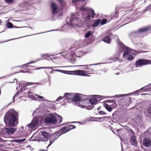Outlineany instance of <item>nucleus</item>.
I'll return each mask as SVG.
<instances>
[{"label": "nucleus", "mask_w": 151, "mask_h": 151, "mask_svg": "<svg viewBox=\"0 0 151 151\" xmlns=\"http://www.w3.org/2000/svg\"><path fill=\"white\" fill-rule=\"evenodd\" d=\"M50 7L52 14L53 15H55L58 14L59 10V7L58 5L52 1L50 3Z\"/></svg>", "instance_id": "nucleus-10"}, {"label": "nucleus", "mask_w": 151, "mask_h": 151, "mask_svg": "<svg viewBox=\"0 0 151 151\" xmlns=\"http://www.w3.org/2000/svg\"><path fill=\"white\" fill-rule=\"evenodd\" d=\"M126 96V94H119V95H116L114 96H113L112 97H110V98H119V97H123L124 96Z\"/></svg>", "instance_id": "nucleus-39"}, {"label": "nucleus", "mask_w": 151, "mask_h": 151, "mask_svg": "<svg viewBox=\"0 0 151 151\" xmlns=\"http://www.w3.org/2000/svg\"><path fill=\"white\" fill-rule=\"evenodd\" d=\"M80 101H82L83 100H85L86 99H88V96L84 95L81 94H80Z\"/></svg>", "instance_id": "nucleus-33"}, {"label": "nucleus", "mask_w": 151, "mask_h": 151, "mask_svg": "<svg viewBox=\"0 0 151 151\" xmlns=\"http://www.w3.org/2000/svg\"><path fill=\"white\" fill-rule=\"evenodd\" d=\"M28 147H29V148L31 150H34L32 148V147L30 146H28Z\"/></svg>", "instance_id": "nucleus-63"}, {"label": "nucleus", "mask_w": 151, "mask_h": 151, "mask_svg": "<svg viewBox=\"0 0 151 151\" xmlns=\"http://www.w3.org/2000/svg\"><path fill=\"white\" fill-rule=\"evenodd\" d=\"M74 94L73 93H65L64 94V97H66L64 100V102H67L68 99L72 101Z\"/></svg>", "instance_id": "nucleus-14"}, {"label": "nucleus", "mask_w": 151, "mask_h": 151, "mask_svg": "<svg viewBox=\"0 0 151 151\" xmlns=\"http://www.w3.org/2000/svg\"><path fill=\"white\" fill-rule=\"evenodd\" d=\"M52 58H50V56L49 55H47V57H46V59L47 60H52Z\"/></svg>", "instance_id": "nucleus-55"}, {"label": "nucleus", "mask_w": 151, "mask_h": 151, "mask_svg": "<svg viewBox=\"0 0 151 151\" xmlns=\"http://www.w3.org/2000/svg\"><path fill=\"white\" fill-rule=\"evenodd\" d=\"M144 28V27L140 28L137 31H135L133 32H132L130 33L129 34V36L130 38L131 39L132 41L135 44L137 48L138 49H144L146 47H147V45L145 43H136V41L137 40L139 37H144L145 35H146L145 32L149 31H151V30H149L147 31L144 32V36L143 37H138L136 36H135L134 34V33H136V32H139V29L141 28Z\"/></svg>", "instance_id": "nucleus-3"}, {"label": "nucleus", "mask_w": 151, "mask_h": 151, "mask_svg": "<svg viewBox=\"0 0 151 151\" xmlns=\"http://www.w3.org/2000/svg\"><path fill=\"white\" fill-rule=\"evenodd\" d=\"M23 94H27L28 97L35 100L37 101V96H35V94H33L30 91H26L23 93Z\"/></svg>", "instance_id": "nucleus-16"}, {"label": "nucleus", "mask_w": 151, "mask_h": 151, "mask_svg": "<svg viewBox=\"0 0 151 151\" xmlns=\"http://www.w3.org/2000/svg\"><path fill=\"white\" fill-rule=\"evenodd\" d=\"M132 54L131 55V54L129 55V57L127 58V60L129 61L131 60H133L135 57V56L137 54V53L135 52V51L134 50L132 52Z\"/></svg>", "instance_id": "nucleus-27"}, {"label": "nucleus", "mask_w": 151, "mask_h": 151, "mask_svg": "<svg viewBox=\"0 0 151 151\" xmlns=\"http://www.w3.org/2000/svg\"><path fill=\"white\" fill-rule=\"evenodd\" d=\"M86 109L88 110H91L93 109L94 108V106L91 105H90L88 106H86L85 107Z\"/></svg>", "instance_id": "nucleus-43"}, {"label": "nucleus", "mask_w": 151, "mask_h": 151, "mask_svg": "<svg viewBox=\"0 0 151 151\" xmlns=\"http://www.w3.org/2000/svg\"><path fill=\"white\" fill-rule=\"evenodd\" d=\"M80 10L85 12L82 14V16L85 21H89L90 19L91 15L89 8L83 6L80 8Z\"/></svg>", "instance_id": "nucleus-6"}, {"label": "nucleus", "mask_w": 151, "mask_h": 151, "mask_svg": "<svg viewBox=\"0 0 151 151\" xmlns=\"http://www.w3.org/2000/svg\"><path fill=\"white\" fill-rule=\"evenodd\" d=\"M92 97L91 99H88V103H90L92 105L96 104L98 100H100L99 98L101 97V96L98 95H92Z\"/></svg>", "instance_id": "nucleus-12"}, {"label": "nucleus", "mask_w": 151, "mask_h": 151, "mask_svg": "<svg viewBox=\"0 0 151 151\" xmlns=\"http://www.w3.org/2000/svg\"><path fill=\"white\" fill-rule=\"evenodd\" d=\"M35 3H36V2H35L34 3H28V4H29L30 5V6H34L33 4Z\"/></svg>", "instance_id": "nucleus-60"}, {"label": "nucleus", "mask_w": 151, "mask_h": 151, "mask_svg": "<svg viewBox=\"0 0 151 151\" xmlns=\"http://www.w3.org/2000/svg\"><path fill=\"white\" fill-rule=\"evenodd\" d=\"M18 116L17 112L13 109H11L4 116V121L5 124L11 127L15 126L16 123L17 124H18L17 121L18 120Z\"/></svg>", "instance_id": "nucleus-1"}, {"label": "nucleus", "mask_w": 151, "mask_h": 151, "mask_svg": "<svg viewBox=\"0 0 151 151\" xmlns=\"http://www.w3.org/2000/svg\"><path fill=\"white\" fill-rule=\"evenodd\" d=\"M25 140V139L24 138V139H22L15 140L14 142H16L17 143H20V142H24Z\"/></svg>", "instance_id": "nucleus-44"}, {"label": "nucleus", "mask_w": 151, "mask_h": 151, "mask_svg": "<svg viewBox=\"0 0 151 151\" xmlns=\"http://www.w3.org/2000/svg\"><path fill=\"white\" fill-rule=\"evenodd\" d=\"M96 119H99V120H95V121H100V120L101 119H102V120L104 121L105 120H107L109 118V117L108 116H105L104 117H97L95 118Z\"/></svg>", "instance_id": "nucleus-35"}, {"label": "nucleus", "mask_w": 151, "mask_h": 151, "mask_svg": "<svg viewBox=\"0 0 151 151\" xmlns=\"http://www.w3.org/2000/svg\"><path fill=\"white\" fill-rule=\"evenodd\" d=\"M82 45V42L78 41H76L74 44L72 45L70 49V50L73 53H71V55L72 56V58H70L71 60H72L74 59V58H73V56H75L76 55V54H75V52L76 51L75 50L77 49L81 48Z\"/></svg>", "instance_id": "nucleus-7"}, {"label": "nucleus", "mask_w": 151, "mask_h": 151, "mask_svg": "<svg viewBox=\"0 0 151 151\" xmlns=\"http://www.w3.org/2000/svg\"><path fill=\"white\" fill-rule=\"evenodd\" d=\"M35 63V62H34V61H32V62H30L27 63H26V64H24V65H18V66H14V67H12L11 68V69L12 70V69H14V68H18V67H20L21 68H22L24 66H26L28 67V66L27 65H29V64H30L34 63Z\"/></svg>", "instance_id": "nucleus-30"}, {"label": "nucleus", "mask_w": 151, "mask_h": 151, "mask_svg": "<svg viewBox=\"0 0 151 151\" xmlns=\"http://www.w3.org/2000/svg\"><path fill=\"white\" fill-rule=\"evenodd\" d=\"M38 123V121L36 119H33L30 123L27 125V126L30 129H33L37 126Z\"/></svg>", "instance_id": "nucleus-15"}, {"label": "nucleus", "mask_w": 151, "mask_h": 151, "mask_svg": "<svg viewBox=\"0 0 151 151\" xmlns=\"http://www.w3.org/2000/svg\"><path fill=\"white\" fill-rule=\"evenodd\" d=\"M149 64H151V60L142 59L137 60L136 62L135 65L136 67H137Z\"/></svg>", "instance_id": "nucleus-8"}, {"label": "nucleus", "mask_w": 151, "mask_h": 151, "mask_svg": "<svg viewBox=\"0 0 151 151\" xmlns=\"http://www.w3.org/2000/svg\"><path fill=\"white\" fill-rule=\"evenodd\" d=\"M67 127V128L68 129L69 131L73 129H75L76 128V126L73 125H70L69 126Z\"/></svg>", "instance_id": "nucleus-40"}, {"label": "nucleus", "mask_w": 151, "mask_h": 151, "mask_svg": "<svg viewBox=\"0 0 151 151\" xmlns=\"http://www.w3.org/2000/svg\"><path fill=\"white\" fill-rule=\"evenodd\" d=\"M88 71L90 73L92 72L93 70V69L92 68L88 69Z\"/></svg>", "instance_id": "nucleus-58"}, {"label": "nucleus", "mask_w": 151, "mask_h": 151, "mask_svg": "<svg viewBox=\"0 0 151 151\" xmlns=\"http://www.w3.org/2000/svg\"><path fill=\"white\" fill-rule=\"evenodd\" d=\"M119 114V112L118 111H115L114 113L112 115V116H113L114 118H116L117 117V116Z\"/></svg>", "instance_id": "nucleus-42"}, {"label": "nucleus", "mask_w": 151, "mask_h": 151, "mask_svg": "<svg viewBox=\"0 0 151 151\" xmlns=\"http://www.w3.org/2000/svg\"><path fill=\"white\" fill-rule=\"evenodd\" d=\"M99 64V63H95V64H89V65L90 66H91V65H98V64Z\"/></svg>", "instance_id": "nucleus-62"}, {"label": "nucleus", "mask_w": 151, "mask_h": 151, "mask_svg": "<svg viewBox=\"0 0 151 151\" xmlns=\"http://www.w3.org/2000/svg\"><path fill=\"white\" fill-rule=\"evenodd\" d=\"M98 113L102 115H105L106 114V113L105 112L101 111H99Z\"/></svg>", "instance_id": "nucleus-51"}, {"label": "nucleus", "mask_w": 151, "mask_h": 151, "mask_svg": "<svg viewBox=\"0 0 151 151\" xmlns=\"http://www.w3.org/2000/svg\"><path fill=\"white\" fill-rule=\"evenodd\" d=\"M78 13H76L75 14H72L71 17L69 18L70 22L75 21L78 22L79 19V17L78 16Z\"/></svg>", "instance_id": "nucleus-20"}, {"label": "nucleus", "mask_w": 151, "mask_h": 151, "mask_svg": "<svg viewBox=\"0 0 151 151\" xmlns=\"http://www.w3.org/2000/svg\"><path fill=\"white\" fill-rule=\"evenodd\" d=\"M50 136V143L49 144L48 147L50 146L53 142L56 139H57L60 135V134L58 132V131L56 132L53 134H51Z\"/></svg>", "instance_id": "nucleus-11"}, {"label": "nucleus", "mask_w": 151, "mask_h": 151, "mask_svg": "<svg viewBox=\"0 0 151 151\" xmlns=\"http://www.w3.org/2000/svg\"><path fill=\"white\" fill-rule=\"evenodd\" d=\"M5 132L8 134H10L13 133L16 131V129L10 127H7L5 129Z\"/></svg>", "instance_id": "nucleus-21"}, {"label": "nucleus", "mask_w": 151, "mask_h": 151, "mask_svg": "<svg viewBox=\"0 0 151 151\" xmlns=\"http://www.w3.org/2000/svg\"><path fill=\"white\" fill-rule=\"evenodd\" d=\"M32 83L29 82H27L25 83H20L19 84V86H21V88L20 90H22V91H24H24L25 92H26V89H25V88L27 86L29 85H31V83Z\"/></svg>", "instance_id": "nucleus-23"}, {"label": "nucleus", "mask_w": 151, "mask_h": 151, "mask_svg": "<svg viewBox=\"0 0 151 151\" xmlns=\"http://www.w3.org/2000/svg\"><path fill=\"white\" fill-rule=\"evenodd\" d=\"M79 66H83L84 67L83 68V69L84 70H87V69H88V67H89V66H90L89 65H79Z\"/></svg>", "instance_id": "nucleus-47"}, {"label": "nucleus", "mask_w": 151, "mask_h": 151, "mask_svg": "<svg viewBox=\"0 0 151 151\" xmlns=\"http://www.w3.org/2000/svg\"><path fill=\"white\" fill-rule=\"evenodd\" d=\"M6 25L7 28H12L13 27V24L10 22H8L6 24Z\"/></svg>", "instance_id": "nucleus-37"}, {"label": "nucleus", "mask_w": 151, "mask_h": 151, "mask_svg": "<svg viewBox=\"0 0 151 151\" xmlns=\"http://www.w3.org/2000/svg\"><path fill=\"white\" fill-rule=\"evenodd\" d=\"M24 3H21L19 4V6L20 7H21L22 8H24L25 6V4H24Z\"/></svg>", "instance_id": "nucleus-48"}, {"label": "nucleus", "mask_w": 151, "mask_h": 151, "mask_svg": "<svg viewBox=\"0 0 151 151\" xmlns=\"http://www.w3.org/2000/svg\"><path fill=\"white\" fill-rule=\"evenodd\" d=\"M93 32L91 30H89L88 31V32H87L85 35V37L86 38H88L91 35L92 33Z\"/></svg>", "instance_id": "nucleus-36"}, {"label": "nucleus", "mask_w": 151, "mask_h": 151, "mask_svg": "<svg viewBox=\"0 0 151 151\" xmlns=\"http://www.w3.org/2000/svg\"><path fill=\"white\" fill-rule=\"evenodd\" d=\"M150 10V11H151V4L149 5L148 6L146 7L145 9L143 10V12H144Z\"/></svg>", "instance_id": "nucleus-38"}, {"label": "nucleus", "mask_w": 151, "mask_h": 151, "mask_svg": "<svg viewBox=\"0 0 151 151\" xmlns=\"http://www.w3.org/2000/svg\"><path fill=\"white\" fill-rule=\"evenodd\" d=\"M151 143V140L148 138L144 139L143 141V145L145 147H149Z\"/></svg>", "instance_id": "nucleus-24"}, {"label": "nucleus", "mask_w": 151, "mask_h": 151, "mask_svg": "<svg viewBox=\"0 0 151 151\" xmlns=\"http://www.w3.org/2000/svg\"><path fill=\"white\" fill-rule=\"evenodd\" d=\"M80 93H77L76 95L74 94L72 100L73 101H80Z\"/></svg>", "instance_id": "nucleus-28"}, {"label": "nucleus", "mask_w": 151, "mask_h": 151, "mask_svg": "<svg viewBox=\"0 0 151 151\" xmlns=\"http://www.w3.org/2000/svg\"><path fill=\"white\" fill-rule=\"evenodd\" d=\"M106 102L108 103H112V105H110V106L111 107H112L113 108H114L115 107H116V101L114 100H108L106 101Z\"/></svg>", "instance_id": "nucleus-29"}, {"label": "nucleus", "mask_w": 151, "mask_h": 151, "mask_svg": "<svg viewBox=\"0 0 151 151\" xmlns=\"http://www.w3.org/2000/svg\"><path fill=\"white\" fill-rule=\"evenodd\" d=\"M63 97H64V96L62 97L61 96H60L56 100V101H58L60 100H61L62 99H63Z\"/></svg>", "instance_id": "nucleus-54"}, {"label": "nucleus", "mask_w": 151, "mask_h": 151, "mask_svg": "<svg viewBox=\"0 0 151 151\" xmlns=\"http://www.w3.org/2000/svg\"><path fill=\"white\" fill-rule=\"evenodd\" d=\"M130 142L133 146H136L137 145L136 138L134 136H133L131 137Z\"/></svg>", "instance_id": "nucleus-22"}, {"label": "nucleus", "mask_w": 151, "mask_h": 151, "mask_svg": "<svg viewBox=\"0 0 151 151\" xmlns=\"http://www.w3.org/2000/svg\"><path fill=\"white\" fill-rule=\"evenodd\" d=\"M4 1L6 3L10 4H13L14 0H4Z\"/></svg>", "instance_id": "nucleus-41"}, {"label": "nucleus", "mask_w": 151, "mask_h": 151, "mask_svg": "<svg viewBox=\"0 0 151 151\" xmlns=\"http://www.w3.org/2000/svg\"><path fill=\"white\" fill-rule=\"evenodd\" d=\"M54 71L64 73L69 75H77L81 76H87V74H86V71L81 70H76L73 71H66L60 70H55L52 69L51 72V73H53Z\"/></svg>", "instance_id": "nucleus-5"}, {"label": "nucleus", "mask_w": 151, "mask_h": 151, "mask_svg": "<svg viewBox=\"0 0 151 151\" xmlns=\"http://www.w3.org/2000/svg\"><path fill=\"white\" fill-rule=\"evenodd\" d=\"M7 77V76H3L1 77H0V79H1V78H4L6 77Z\"/></svg>", "instance_id": "nucleus-64"}, {"label": "nucleus", "mask_w": 151, "mask_h": 151, "mask_svg": "<svg viewBox=\"0 0 151 151\" xmlns=\"http://www.w3.org/2000/svg\"><path fill=\"white\" fill-rule=\"evenodd\" d=\"M19 72L25 73L28 72L27 71H25L24 70H20V71Z\"/></svg>", "instance_id": "nucleus-59"}, {"label": "nucleus", "mask_w": 151, "mask_h": 151, "mask_svg": "<svg viewBox=\"0 0 151 151\" xmlns=\"http://www.w3.org/2000/svg\"><path fill=\"white\" fill-rule=\"evenodd\" d=\"M23 92L22 91V90H20L19 91H17V93H16V94L14 95L15 96L17 97L20 93L22 92Z\"/></svg>", "instance_id": "nucleus-49"}, {"label": "nucleus", "mask_w": 151, "mask_h": 151, "mask_svg": "<svg viewBox=\"0 0 151 151\" xmlns=\"http://www.w3.org/2000/svg\"><path fill=\"white\" fill-rule=\"evenodd\" d=\"M143 91L148 92L150 91V89H151V83L144 87Z\"/></svg>", "instance_id": "nucleus-31"}, {"label": "nucleus", "mask_w": 151, "mask_h": 151, "mask_svg": "<svg viewBox=\"0 0 151 151\" xmlns=\"http://www.w3.org/2000/svg\"><path fill=\"white\" fill-rule=\"evenodd\" d=\"M104 107L109 112H111L112 110V107L107 104H105L104 105Z\"/></svg>", "instance_id": "nucleus-32"}, {"label": "nucleus", "mask_w": 151, "mask_h": 151, "mask_svg": "<svg viewBox=\"0 0 151 151\" xmlns=\"http://www.w3.org/2000/svg\"><path fill=\"white\" fill-rule=\"evenodd\" d=\"M57 117L58 118V122L60 123L62 122V117L55 113L50 114L49 117L45 118L44 122L47 124H55L57 122Z\"/></svg>", "instance_id": "nucleus-4"}, {"label": "nucleus", "mask_w": 151, "mask_h": 151, "mask_svg": "<svg viewBox=\"0 0 151 151\" xmlns=\"http://www.w3.org/2000/svg\"><path fill=\"white\" fill-rule=\"evenodd\" d=\"M67 126L64 127H63L61 129L58 131L59 133L60 134V135L69 131L68 129L67 128Z\"/></svg>", "instance_id": "nucleus-25"}, {"label": "nucleus", "mask_w": 151, "mask_h": 151, "mask_svg": "<svg viewBox=\"0 0 151 151\" xmlns=\"http://www.w3.org/2000/svg\"><path fill=\"white\" fill-rule=\"evenodd\" d=\"M150 30H151V26H148L139 29V32L134 33L135 36L138 37H143L144 36V32Z\"/></svg>", "instance_id": "nucleus-9"}, {"label": "nucleus", "mask_w": 151, "mask_h": 151, "mask_svg": "<svg viewBox=\"0 0 151 151\" xmlns=\"http://www.w3.org/2000/svg\"><path fill=\"white\" fill-rule=\"evenodd\" d=\"M107 21V19H103L102 21H101V22L100 23L101 25H103L106 24Z\"/></svg>", "instance_id": "nucleus-46"}, {"label": "nucleus", "mask_w": 151, "mask_h": 151, "mask_svg": "<svg viewBox=\"0 0 151 151\" xmlns=\"http://www.w3.org/2000/svg\"><path fill=\"white\" fill-rule=\"evenodd\" d=\"M147 112L148 114H151V107L147 109Z\"/></svg>", "instance_id": "nucleus-53"}, {"label": "nucleus", "mask_w": 151, "mask_h": 151, "mask_svg": "<svg viewBox=\"0 0 151 151\" xmlns=\"http://www.w3.org/2000/svg\"><path fill=\"white\" fill-rule=\"evenodd\" d=\"M111 40V37L109 36L106 35L103 38V41L108 44L110 43Z\"/></svg>", "instance_id": "nucleus-26"}, {"label": "nucleus", "mask_w": 151, "mask_h": 151, "mask_svg": "<svg viewBox=\"0 0 151 151\" xmlns=\"http://www.w3.org/2000/svg\"><path fill=\"white\" fill-rule=\"evenodd\" d=\"M79 0H72V2L73 3H75L76 4L77 2H79Z\"/></svg>", "instance_id": "nucleus-56"}, {"label": "nucleus", "mask_w": 151, "mask_h": 151, "mask_svg": "<svg viewBox=\"0 0 151 151\" xmlns=\"http://www.w3.org/2000/svg\"><path fill=\"white\" fill-rule=\"evenodd\" d=\"M144 87H142L141 89L139 90H137L135 91H134L133 92H131L130 93L126 94V96H130L131 95H137L138 93L144 92Z\"/></svg>", "instance_id": "nucleus-17"}, {"label": "nucleus", "mask_w": 151, "mask_h": 151, "mask_svg": "<svg viewBox=\"0 0 151 151\" xmlns=\"http://www.w3.org/2000/svg\"><path fill=\"white\" fill-rule=\"evenodd\" d=\"M41 68H42V69H45V68H47V69H52V68L51 67H42Z\"/></svg>", "instance_id": "nucleus-57"}, {"label": "nucleus", "mask_w": 151, "mask_h": 151, "mask_svg": "<svg viewBox=\"0 0 151 151\" xmlns=\"http://www.w3.org/2000/svg\"><path fill=\"white\" fill-rule=\"evenodd\" d=\"M133 122L136 123L139 126H142L143 122L141 117L139 114H138L135 116Z\"/></svg>", "instance_id": "nucleus-13"}, {"label": "nucleus", "mask_w": 151, "mask_h": 151, "mask_svg": "<svg viewBox=\"0 0 151 151\" xmlns=\"http://www.w3.org/2000/svg\"><path fill=\"white\" fill-rule=\"evenodd\" d=\"M89 9H90V10L91 11V12L92 13L91 17L92 18H93L95 16V12L94 11V10L93 9H92L90 8H89Z\"/></svg>", "instance_id": "nucleus-45"}, {"label": "nucleus", "mask_w": 151, "mask_h": 151, "mask_svg": "<svg viewBox=\"0 0 151 151\" xmlns=\"http://www.w3.org/2000/svg\"><path fill=\"white\" fill-rule=\"evenodd\" d=\"M115 37L116 39H118L117 42L119 48V53L116 57L111 58V60H112L114 61H116L118 59V58H119L120 55L123 52V50H124V52L123 54V57L124 58L127 57L130 54L131 55L132 54V52L134 51V50L131 51L129 47L124 45L119 39V37L117 36H115Z\"/></svg>", "instance_id": "nucleus-2"}, {"label": "nucleus", "mask_w": 151, "mask_h": 151, "mask_svg": "<svg viewBox=\"0 0 151 151\" xmlns=\"http://www.w3.org/2000/svg\"><path fill=\"white\" fill-rule=\"evenodd\" d=\"M56 0L60 4H62L63 3L62 0Z\"/></svg>", "instance_id": "nucleus-61"}, {"label": "nucleus", "mask_w": 151, "mask_h": 151, "mask_svg": "<svg viewBox=\"0 0 151 151\" xmlns=\"http://www.w3.org/2000/svg\"><path fill=\"white\" fill-rule=\"evenodd\" d=\"M47 55H49L48 54H43L41 55V56L42 58H46V57Z\"/></svg>", "instance_id": "nucleus-52"}, {"label": "nucleus", "mask_w": 151, "mask_h": 151, "mask_svg": "<svg viewBox=\"0 0 151 151\" xmlns=\"http://www.w3.org/2000/svg\"><path fill=\"white\" fill-rule=\"evenodd\" d=\"M41 134L44 137V139H42V141L44 142H46L49 139V135L48 133L46 132L43 131H41Z\"/></svg>", "instance_id": "nucleus-19"}, {"label": "nucleus", "mask_w": 151, "mask_h": 151, "mask_svg": "<svg viewBox=\"0 0 151 151\" xmlns=\"http://www.w3.org/2000/svg\"><path fill=\"white\" fill-rule=\"evenodd\" d=\"M88 99L83 100L78 102V104L80 107L82 108H85L86 106V105L88 103Z\"/></svg>", "instance_id": "nucleus-18"}, {"label": "nucleus", "mask_w": 151, "mask_h": 151, "mask_svg": "<svg viewBox=\"0 0 151 151\" xmlns=\"http://www.w3.org/2000/svg\"><path fill=\"white\" fill-rule=\"evenodd\" d=\"M35 96H37V100L39 99H44V97L43 96L38 95L37 94H35Z\"/></svg>", "instance_id": "nucleus-50"}, {"label": "nucleus", "mask_w": 151, "mask_h": 151, "mask_svg": "<svg viewBox=\"0 0 151 151\" xmlns=\"http://www.w3.org/2000/svg\"><path fill=\"white\" fill-rule=\"evenodd\" d=\"M101 22L100 19H98L93 23L92 26L93 27H96L98 26Z\"/></svg>", "instance_id": "nucleus-34"}]
</instances>
